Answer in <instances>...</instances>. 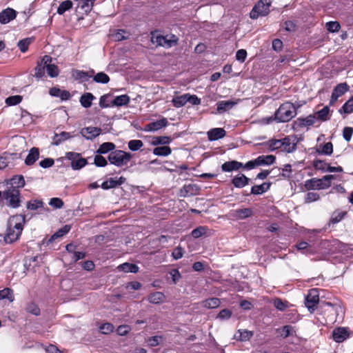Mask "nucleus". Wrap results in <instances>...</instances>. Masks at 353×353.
I'll return each mask as SVG.
<instances>
[{
  "label": "nucleus",
  "instance_id": "37",
  "mask_svg": "<svg viewBox=\"0 0 353 353\" xmlns=\"http://www.w3.org/2000/svg\"><path fill=\"white\" fill-rule=\"evenodd\" d=\"M93 81L98 83L106 84L110 81V77L103 72L92 74Z\"/></svg>",
  "mask_w": 353,
  "mask_h": 353
},
{
  "label": "nucleus",
  "instance_id": "9",
  "mask_svg": "<svg viewBox=\"0 0 353 353\" xmlns=\"http://www.w3.org/2000/svg\"><path fill=\"white\" fill-rule=\"evenodd\" d=\"M319 301V294L317 289L313 288L309 290L305 296V304L310 311L314 310Z\"/></svg>",
  "mask_w": 353,
  "mask_h": 353
},
{
  "label": "nucleus",
  "instance_id": "33",
  "mask_svg": "<svg viewBox=\"0 0 353 353\" xmlns=\"http://www.w3.org/2000/svg\"><path fill=\"white\" fill-rule=\"evenodd\" d=\"M239 100L221 101L217 103L216 110H228L232 109Z\"/></svg>",
  "mask_w": 353,
  "mask_h": 353
},
{
  "label": "nucleus",
  "instance_id": "62",
  "mask_svg": "<svg viewBox=\"0 0 353 353\" xmlns=\"http://www.w3.org/2000/svg\"><path fill=\"white\" fill-rule=\"evenodd\" d=\"M318 117V125H319L322 121H325L330 119V112H315Z\"/></svg>",
  "mask_w": 353,
  "mask_h": 353
},
{
  "label": "nucleus",
  "instance_id": "20",
  "mask_svg": "<svg viewBox=\"0 0 353 353\" xmlns=\"http://www.w3.org/2000/svg\"><path fill=\"white\" fill-rule=\"evenodd\" d=\"M250 179L243 174H239L232 179V183L236 188H242L246 186Z\"/></svg>",
  "mask_w": 353,
  "mask_h": 353
},
{
  "label": "nucleus",
  "instance_id": "1",
  "mask_svg": "<svg viewBox=\"0 0 353 353\" xmlns=\"http://www.w3.org/2000/svg\"><path fill=\"white\" fill-rule=\"evenodd\" d=\"M26 218L24 215L17 214L11 216L7 223V229L3 236L6 243L17 241L23 230Z\"/></svg>",
  "mask_w": 353,
  "mask_h": 353
},
{
  "label": "nucleus",
  "instance_id": "44",
  "mask_svg": "<svg viewBox=\"0 0 353 353\" xmlns=\"http://www.w3.org/2000/svg\"><path fill=\"white\" fill-rule=\"evenodd\" d=\"M278 331H279L281 336L284 339L293 335L295 332L294 327L288 325L283 326L281 329L278 330Z\"/></svg>",
  "mask_w": 353,
  "mask_h": 353
},
{
  "label": "nucleus",
  "instance_id": "36",
  "mask_svg": "<svg viewBox=\"0 0 353 353\" xmlns=\"http://www.w3.org/2000/svg\"><path fill=\"white\" fill-rule=\"evenodd\" d=\"M282 143L281 150L288 153L293 152L296 148V143H292L289 137L283 139Z\"/></svg>",
  "mask_w": 353,
  "mask_h": 353
},
{
  "label": "nucleus",
  "instance_id": "53",
  "mask_svg": "<svg viewBox=\"0 0 353 353\" xmlns=\"http://www.w3.org/2000/svg\"><path fill=\"white\" fill-rule=\"evenodd\" d=\"M143 145L141 140L134 139L128 142V148L132 151H137Z\"/></svg>",
  "mask_w": 353,
  "mask_h": 353
},
{
  "label": "nucleus",
  "instance_id": "49",
  "mask_svg": "<svg viewBox=\"0 0 353 353\" xmlns=\"http://www.w3.org/2000/svg\"><path fill=\"white\" fill-rule=\"evenodd\" d=\"M22 99V97L20 95L10 96L6 99V103L9 106L15 105L20 103Z\"/></svg>",
  "mask_w": 353,
  "mask_h": 353
},
{
  "label": "nucleus",
  "instance_id": "51",
  "mask_svg": "<svg viewBox=\"0 0 353 353\" xmlns=\"http://www.w3.org/2000/svg\"><path fill=\"white\" fill-rule=\"evenodd\" d=\"M43 203L40 200H32L27 203V208L31 210H36L43 208Z\"/></svg>",
  "mask_w": 353,
  "mask_h": 353
},
{
  "label": "nucleus",
  "instance_id": "2",
  "mask_svg": "<svg viewBox=\"0 0 353 353\" xmlns=\"http://www.w3.org/2000/svg\"><path fill=\"white\" fill-rule=\"evenodd\" d=\"M151 42L156 44L157 46H161L165 48H170L175 46L178 43L179 39L174 34H167L165 36L159 34L157 32H151Z\"/></svg>",
  "mask_w": 353,
  "mask_h": 353
},
{
  "label": "nucleus",
  "instance_id": "8",
  "mask_svg": "<svg viewBox=\"0 0 353 353\" xmlns=\"http://www.w3.org/2000/svg\"><path fill=\"white\" fill-rule=\"evenodd\" d=\"M65 158L70 161V166L74 170H81L88 164L87 159L83 158L80 153L68 152Z\"/></svg>",
  "mask_w": 353,
  "mask_h": 353
},
{
  "label": "nucleus",
  "instance_id": "54",
  "mask_svg": "<svg viewBox=\"0 0 353 353\" xmlns=\"http://www.w3.org/2000/svg\"><path fill=\"white\" fill-rule=\"evenodd\" d=\"M31 41H32L31 38H26V39H24L22 40H20L18 42L17 46L19 47V50L22 52H26L27 51L29 45L30 44Z\"/></svg>",
  "mask_w": 353,
  "mask_h": 353
},
{
  "label": "nucleus",
  "instance_id": "27",
  "mask_svg": "<svg viewBox=\"0 0 353 353\" xmlns=\"http://www.w3.org/2000/svg\"><path fill=\"white\" fill-rule=\"evenodd\" d=\"M95 99L96 97L92 93L85 92L81 96L79 101L84 108H89Z\"/></svg>",
  "mask_w": 353,
  "mask_h": 353
},
{
  "label": "nucleus",
  "instance_id": "4",
  "mask_svg": "<svg viewBox=\"0 0 353 353\" xmlns=\"http://www.w3.org/2000/svg\"><path fill=\"white\" fill-rule=\"evenodd\" d=\"M132 158V154L123 150L112 151L108 155V161L111 164L121 167L127 164Z\"/></svg>",
  "mask_w": 353,
  "mask_h": 353
},
{
  "label": "nucleus",
  "instance_id": "18",
  "mask_svg": "<svg viewBox=\"0 0 353 353\" xmlns=\"http://www.w3.org/2000/svg\"><path fill=\"white\" fill-rule=\"evenodd\" d=\"M208 138L210 141H216L225 136V130L223 128H215L208 132Z\"/></svg>",
  "mask_w": 353,
  "mask_h": 353
},
{
  "label": "nucleus",
  "instance_id": "24",
  "mask_svg": "<svg viewBox=\"0 0 353 353\" xmlns=\"http://www.w3.org/2000/svg\"><path fill=\"white\" fill-rule=\"evenodd\" d=\"M276 157L274 155H261L256 159L257 165H270L274 163Z\"/></svg>",
  "mask_w": 353,
  "mask_h": 353
},
{
  "label": "nucleus",
  "instance_id": "34",
  "mask_svg": "<svg viewBox=\"0 0 353 353\" xmlns=\"http://www.w3.org/2000/svg\"><path fill=\"white\" fill-rule=\"evenodd\" d=\"M129 101L130 97L127 94H122L116 97L113 95V108H119L122 105H126L129 103Z\"/></svg>",
  "mask_w": 353,
  "mask_h": 353
},
{
  "label": "nucleus",
  "instance_id": "16",
  "mask_svg": "<svg viewBox=\"0 0 353 353\" xmlns=\"http://www.w3.org/2000/svg\"><path fill=\"white\" fill-rule=\"evenodd\" d=\"M200 188L196 184L185 185L180 190V196L186 197L194 196L199 193Z\"/></svg>",
  "mask_w": 353,
  "mask_h": 353
},
{
  "label": "nucleus",
  "instance_id": "47",
  "mask_svg": "<svg viewBox=\"0 0 353 353\" xmlns=\"http://www.w3.org/2000/svg\"><path fill=\"white\" fill-rule=\"evenodd\" d=\"M300 105L287 101L280 105L277 110H296Z\"/></svg>",
  "mask_w": 353,
  "mask_h": 353
},
{
  "label": "nucleus",
  "instance_id": "23",
  "mask_svg": "<svg viewBox=\"0 0 353 353\" xmlns=\"http://www.w3.org/2000/svg\"><path fill=\"white\" fill-rule=\"evenodd\" d=\"M253 336V332L247 330H239L234 335L236 341L245 342L249 341Z\"/></svg>",
  "mask_w": 353,
  "mask_h": 353
},
{
  "label": "nucleus",
  "instance_id": "60",
  "mask_svg": "<svg viewBox=\"0 0 353 353\" xmlns=\"http://www.w3.org/2000/svg\"><path fill=\"white\" fill-rule=\"evenodd\" d=\"M346 214L347 213L345 212H334L330 219V223L335 224L340 222L344 218Z\"/></svg>",
  "mask_w": 353,
  "mask_h": 353
},
{
  "label": "nucleus",
  "instance_id": "14",
  "mask_svg": "<svg viewBox=\"0 0 353 353\" xmlns=\"http://www.w3.org/2000/svg\"><path fill=\"white\" fill-rule=\"evenodd\" d=\"M349 90V85L346 83L338 84L332 93L330 104L334 103L339 97L344 94Z\"/></svg>",
  "mask_w": 353,
  "mask_h": 353
},
{
  "label": "nucleus",
  "instance_id": "7",
  "mask_svg": "<svg viewBox=\"0 0 353 353\" xmlns=\"http://www.w3.org/2000/svg\"><path fill=\"white\" fill-rule=\"evenodd\" d=\"M174 107L179 108L185 104L199 105L201 103V99L195 94H184L175 97L172 100Z\"/></svg>",
  "mask_w": 353,
  "mask_h": 353
},
{
  "label": "nucleus",
  "instance_id": "19",
  "mask_svg": "<svg viewBox=\"0 0 353 353\" xmlns=\"http://www.w3.org/2000/svg\"><path fill=\"white\" fill-rule=\"evenodd\" d=\"M8 188H14L19 190L25 185V180L23 176L16 175L11 178L7 183Z\"/></svg>",
  "mask_w": 353,
  "mask_h": 353
},
{
  "label": "nucleus",
  "instance_id": "35",
  "mask_svg": "<svg viewBox=\"0 0 353 353\" xmlns=\"http://www.w3.org/2000/svg\"><path fill=\"white\" fill-rule=\"evenodd\" d=\"M164 299L165 295L161 292L151 293L148 298V301L154 304H159L163 302Z\"/></svg>",
  "mask_w": 353,
  "mask_h": 353
},
{
  "label": "nucleus",
  "instance_id": "52",
  "mask_svg": "<svg viewBox=\"0 0 353 353\" xmlns=\"http://www.w3.org/2000/svg\"><path fill=\"white\" fill-rule=\"evenodd\" d=\"M252 211L250 208H242L236 210V214L239 219H245L252 215Z\"/></svg>",
  "mask_w": 353,
  "mask_h": 353
},
{
  "label": "nucleus",
  "instance_id": "40",
  "mask_svg": "<svg viewBox=\"0 0 353 353\" xmlns=\"http://www.w3.org/2000/svg\"><path fill=\"white\" fill-rule=\"evenodd\" d=\"M115 148V145L113 143L111 142H105L102 143L99 149L97 150V152L99 154H105L109 152H112Z\"/></svg>",
  "mask_w": 353,
  "mask_h": 353
},
{
  "label": "nucleus",
  "instance_id": "3",
  "mask_svg": "<svg viewBox=\"0 0 353 353\" xmlns=\"http://www.w3.org/2000/svg\"><path fill=\"white\" fill-rule=\"evenodd\" d=\"M335 179L334 175L329 174L323 176L321 179L312 178L305 182V187L307 190H324L331 186L332 180Z\"/></svg>",
  "mask_w": 353,
  "mask_h": 353
},
{
  "label": "nucleus",
  "instance_id": "5",
  "mask_svg": "<svg viewBox=\"0 0 353 353\" xmlns=\"http://www.w3.org/2000/svg\"><path fill=\"white\" fill-rule=\"evenodd\" d=\"M1 196L8 206L12 208H17L20 206L19 190L8 188L6 190L1 192Z\"/></svg>",
  "mask_w": 353,
  "mask_h": 353
},
{
  "label": "nucleus",
  "instance_id": "64",
  "mask_svg": "<svg viewBox=\"0 0 353 353\" xmlns=\"http://www.w3.org/2000/svg\"><path fill=\"white\" fill-rule=\"evenodd\" d=\"M49 205L56 209H59L63 206V202L61 199L55 197L50 199Z\"/></svg>",
  "mask_w": 353,
  "mask_h": 353
},
{
  "label": "nucleus",
  "instance_id": "61",
  "mask_svg": "<svg viewBox=\"0 0 353 353\" xmlns=\"http://www.w3.org/2000/svg\"><path fill=\"white\" fill-rule=\"evenodd\" d=\"M103 190H108L117 187L116 179L110 178L109 180L102 183L101 185Z\"/></svg>",
  "mask_w": 353,
  "mask_h": 353
},
{
  "label": "nucleus",
  "instance_id": "26",
  "mask_svg": "<svg viewBox=\"0 0 353 353\" xmlns=\"http://www.w3.org/2000/svg\"><path fill=\"white\" fill-rule=\"evenodd\" d=\"M72 137L70 132H62L59 134H54L52 138V145H59L63 141Z\"/></svg>",
  "mask_w": 353,
  "mask_h": 353
},
{
  "label": "nucleus",
  "instance_id": "58",
  "mask_svg": "<svg viewBox=\"0 0 353 353\" xmlns=\"http://www.w3.org/2000/svg\"><path fill=\"white\" fill-rule=\"evenodd\" d=\"M325 26L330 32H338L341 28V25L337 21H329L326 23Z\"/></svg>",
  "mask_w": 353,
  "mask_h": 353
},
{
  "label": "nucleus",
  "instance_id": "11",
  "mask_svg": "<svg viewBox=\"0 0 353 353\" xmlns=\"http://www.w3.org/2000/svg\"><path fill=\"white\" fill-rule=\"evenodd\" d=\"M168 123L167 119L161 118L145 125L142 130L145 132H155L165 127Z\"/></svg>",
  "mask_w": 353,
  "mask_h": 353
},
{
  "label": "nucleus",
  "instance_id": "15",
  "mask_svg": "<svg viewBox=\"0 0 353 353\" xmlns=\"http://www.w3.org/2000/svg\"><path fill=\"white\" fill-rule=\"evenodd\" d=\"M17 17V12L10 8H7L0 12V23L6 24L14 19Z\"/></svg>",
  "mask_w": 353,
  "mask_h": 353
},
{
  "label": "nucleus",
  "instance_id": "42",
  "mask_svg": "<svg viewBox=\"0 0 353 353\" xmlns=\"http://www.w3.org/2000/svg\"><path fill=\"white\" fill-rule=\"evenodd\" d=\"M72 2L70 0H65L64 1H62L58 8H57V13L59 14H63L66 11L70 10L72 8Z\"/></svg>",
  "mask_w": 353,
  "mask_h": 353
},
{
  "label": "nucleus",
  "instance_id": "57",
  "mask_svg": "<svg viewBox=\"0 0 353 353\" xmlns=\"http://www.w3.org/2000/svg\"><path fill=\"white\" fill-rule=\"evenodd\" d=\"M206 231H207L206 227L199 226V227L194 229L192 231L191 234L194 238L198 239V238L201 237V236H203V234H205Z\"/></svg>",
  "mask_w": 353,
  "mask_h": 353
},
{
  "label": "nucleus",
  "instance_id": "22",
  "mask_svg": "<svg viewBox=\"0 0 353 353\" xmlns=\"http://www.w3.org/2000/svg\"><path fill=\"white\" fill-rule=\"evenodd\" d=\"M242 167H243L242 163L236 161H230L222 164L221 169L223 172H232L234 170H238Z\"/></svg>",
  "mask_w": 353,
  "mask_h": 353
},
{
  "label": "nucleus",
  "instance_id": "39",
  "mask_svg": "<svg viewBox=\"0 0 353 353\" xmlns=\"http://www.w3.org/2000/svg\"><path fill=\"white\" fill-rule=\"evenodd\" d=\"M70 230V226L65 225L63 228L58 230L54 234L51 236L49 239L50 242L53 241L57 238L62 237L65 234H68Z\"/></svg>",
  "mask_w": 353,
  "mask_h": 353
},
{
  "label": "nucleus",
  "instance_id": "63",
  "mask_svg": "<svg viewBox=\"0 0 353 353\" xmlns=\"http://www.w3.org/2000/svg\"><path fill=\"white\" fill-rule=\"evenodd\" d=\"M94 163L97 167H104L107 165V160L101 155H96L94 159Z\"/></svg>",
  "mask_w": 353,
  "mask_h": 353
},
{
  "label": "nucleus",
  "instance_id": "12",
  "mask_svg": "<svg viewBox=\"0 0 353 353\" xmlns=\"http://www.w3.org/2000/svg\"><path fill=\"white\" fill-rule=\"evenodd\" d=\"M52 58L48 55L43 57V62L46 65V69L49 77L54 78L59 75L58 67L54 64H51Z\"/></svg>",
  "mask_w": 353,
  "mask_h": 353
},
{
  "label": "nucleus",
  "instance_id": "46",
  "mask_svg": "<svg viewBox=\"0 0 353 353\" xmlns=\"http://www.w3.org/2000/svg\"><path fill=\"white\" fill-rule=\"evenodd\" d=\"M265 144L269 147V149L271 151L278 149L281 150V147L283 145L282 139H272L268 141Z\"/></svg>",
  "mask_w": 353,
  "mask_h": 353
},
{
  "label": "nucleus",
  "instance_id": "38",
  "mask_svg": "<svg viewBox=\"0 0 353 353\" xmlns=\"http://www.w3.org/2000/svg\"><path fill=\"white\" fill-rule=\"evenodd\" d=\"M171 148L166 145L157 147L153 150V154L160 157H167L171 154Z\"/></svg>",
  "mask_w": 353,
  "mask_h": 353
},
{
  "label": "nucleus",
  "instance_id": "13",
  "mask_svg": "<svg viewBox=\"0 0 353 353\" xmlns=\"http://www.w3.org/2000/svg\"><path fill=\"white\" fill-rule=\"evenodd\" d=\"M350 336V332L346 327H338L333 330L332 338L336 343H342Z\"/></svg>",
  "mask_w": 353,
  "mask_h": 353
},
{
  "label": "nucleus",
  "instance_id": "43",
  "mask_svg": "<svg viewBox=\"0 0 353 353\" xmlns=\"http://www.w3.org/2000/svg\"><path fill=\"white\" fill-rule=\"evenodd\" d=\"M172 141L170 137L160 136L154 137L152 139V144L154 145L169 144Z\"/></svg>",
  "mask_w": 353,
  "mask_h": 353
},
{
  "label": "nucleus",
  "instance_id": "31",
  "mask_svg": "<svg viewBox=\"0 0 353 353\" xmlns=\"http://www.w3.org/2000/svg\"><path fill=\"white\" fill-rule=\"evenodd\" d=\"M221 304L220 299L218 298H210L201 302L202 307L207 309H214L218 307Z\"/></svg>",
  "mask_w": 353,
  "mask_h": 353
},
{
  "label": "nucleus",
  "instance_id": "48",
  "mask_svg": "<svg viewBox=\"0 0 353 353\" xmlns=\"http://www.w3.org/2000/svg\"><path fill=\"white\" fill-rule=\"evenodd\" d=\"M274 306L279 311H285L288 307V303L283 301L279 298H276L273 301Z\"/></svg>",
  "mask_w": 353,
  "mask_h": 353
},
{
  "label": "nucleus",
  "instance_id": "6",
  "mask_svg": "<svg viewBox=\"0 0 353 353\" xmlns=\"http://www.w3.org/2000/svg\"><path fill=\"white\" fill-rule=\"evenodd\" d=\"M270 0H259L251 10L250 18L256 19L259 16H266L270 12Z\"/></svg>",
  "mask_w": 353,
  "mask_h": 353
},
{
  "label": "nucleus",
  "instance_id": "55",
  "mask_svg": "<svg viewBox=\"0 0 353 353\" xmlns=\"http://www.w3.org/2000/svg\"><path fill=\"white\" fill-rule=\"evenodd\" d=\"M94 74V70H91L90 71H83V70H77L76 74L77 78L80 79H85L87 78H90L92 77V74Z\"/></svg>",
  "mask_w": 353,
  "mask_h": 353
},
{
  "label": "nucleus",
  "instance_id": "56",
  "mask_svg": "<svg viewBox=\"0 0 353 353\" xmlns=\"http://www.w3.org/2000/svg\"><path fill=\"white\" fill-rule=\"evenodd\" d=\"M114 325L110 323H105L99 327L100 332L103 334H108L113 332Z\"/></svg>",
  "mask_w": 353,
  "mask_h": 353
},
{
  "label": "nucleus",
  "instance_id": "29",
  "mask_svg": "<svg viewBox=\"0 0 353 353\" xmlns=\"http://www.w3.org/2000/svg\"><path fill=\"white\" fill-rule=\"evenodd\" d=\"M99 106L101 108H113V95L107 94L101 96L99 99Z\"/></svg>",
  "mask_w": 353,
  "mask_h": 353
},
{
  "label": "nucleus",
  "instance_id": "25",
  "mask_svg": "<svg viewBox=\"0 0 353 353\" xmlns=\"http://www.w3.org/2000/svg\"><path fill=\"white\" fill-rule=\"evenodd\" d=\"M39 151L37 148H32L28 156L26 157L25 159V163L27 165H31L34 164L39 159Z\"/></svg>",
  "mask_w": 353,
  "mask_h": 353
},
{
  "label": "nucleus",
  "instance_id": "28",
  "mask_svg": "<svg viewBox=\"0 0 353 353\" xmlns=\"http://www.w3.org/2000/svg\"><path fill=\"white\" fill-rule=\"evenodd\" d=\"M316 152L319 154L330 156L333 152V145L331 142L325 143L323 145L321 144L317 147Z\"/></svg>",
  "mask_w": 353,
  "mask_h": 353
},
{
  "label": "nucleus",
  "instance_id": "30",
  "mask_svg": "<svg viewBox=\"0 0 353 353\" xmlns=\"http://www.w3.org/2000/svg\"><path fill=\"white\" fill-rule=\"evenodd\" d=\"M270 183L265 182L261 185H254L251 188L250 193L254 195L262 194L270 189Z\"/></svg>",
  "mask_w": 353,
  "mask_h": 353
},
{
  "label": "nucleus",
  "instance_id": "59",
  "mask_svg": "<svg viewBox=\"0 0 353 353\" xmlns=\"http://www.w3.org/2000/svg\"><path fill=\"white\" fill-rule=\"evenodd\" d=\"M27 312L38 316L40 314V310L39 307L34 303H30L26 307Z\"/></svg>",
  "mask_w": 353,
  "mask_h": 353
},
{
  "label": "nucleus",
  "instance_id": "45",
  "mask_svg": "<svg viewBox=\"0 0 353 353\" xmlns=\"http://www.w3.org/2000/svg\"><path fill=\"white\" fill-rule=\"evenodd\" d=\"M43 58L41 61L37 63V67L34 68V77L37 78H41L45 74L46 65L43 64Z\"/></svg>",
  "mask_w": 353,
  "mask_h": 353
},
{
  "label": "nucleus",
  "instance_id": "21",
  "mask_svg": "<svg viewBox=\"0 0 353 353\" xmlns=\"http://www.w3.org/2000/svg\"><path fill=\"white\" fill-rule=\"evenodd\" d=\"M298 121L300 126H311L314 125L319 126L318 117H316L315 112L305 118H299Z\"/></svg>",
  "mask_w": 353,
  "mask_h": 353
},
{
  "label": "nucleus",
  "instance_id": "50",
  "mask_svg": "<svg viewBox=\"0 0 353 353\" xmlns=\"http://www.w3.org/2000/svg\"><path fill=\"white\" fill-rule=\"evenodd\" d=\"M329 164L322 160H315L313 162V166L316 170L327 172Z\"/></svg>",
  "mask_w": 353,
  "mask_h": 353
},
{
  "label": "nucleus",
  "instance_id": "41",
  "mask_svg": "<svg viewBox=\"0 0 353 353\" xmlns=\"http://www.w3.org/2000/svg\"><path fill=\"white\" fill-rule=\"evenodd\" d=\"M7 299L10 302L14 300L13 292L10 288H6L0 290V300Z\"/></svg>",
  "mask_w": 353,
  "mask_h": 353
},
{
  "label": "nucleus",
  "instance_id": "10",
  "mask_svg": "<svg viewBox=\"0 0 353 353\" xmlns=\"http://www.w3.org/2000/svg\"><path fill=\"white\" fill-rule=\"evenodd\" d=\"M296 115V112H275L274 118L268 117L265 119V123H270L272 120L277 122L285 123L291 120Z\"/></svg>",
  "mask_w": 353,
  "mask_h": 353
},
{
  "label": "nucleus",
  "instance_id": "17",
  "mask_svg": "<svg viewBox=\"0 0 353 353\" xmlns=\"http://www.w3.org/2000/svg\"><path fill=\"white\" fill-rule=\"evenodd\" d=\"M101 132V128L96 127H87L81 130V134L86 139H92L99 136Z\"/></svg>",
  "mask_w": 353,
  "mask_h": 353
},
{
  "label": "nucleus",
  "instance_id": "32",
  "mask_svg": "<svg viewBox=\"0 0 353 353\" xmlns=\"http://www.w3.org/2000/svg\"><path fill=\"white\" fill-rule=\"evenodd\" d=\"M117 269L119 271L121 272L137 273L138 272L139 268L136 264L124 263L123 264L119 265L117 267Z\"/></svg>",
  "mask_w": 353,
  "mask_h": 353
}]
</instances>
